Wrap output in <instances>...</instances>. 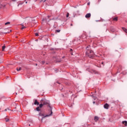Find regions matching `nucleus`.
Here are the masks:
<instances>
[{
	"label": "nucleus",
	"instance_id": "obj_5",
	"mask_svg": "<svg viewBox=\"0 0 127 127\" xmlns=\"http://www.w3.org/2000/svg\"><path fill=\"white\" fill-rule=\"evenodd\" d=\"M86 18H89V17H91V13H87L85 15Z\"/></svg>",
	"mask_w": 127,
	"mask_h": 127
},
{
	"label": "nucleus",
	"instance_id": "obj_36",
	"mask_svg": "<svg viewBox=\"0 0 127 127\" xmlns=\"http://www.w3.org/2000/svg\"><path fill=\"white\" fill-rule=\"evenodd\" d=\"M48 17H50V16H48Z\"/></svg>",
	"mask_w": 127,
	"mask_h": 127
},
{
	"label": "nucleus",
	"instance_id": "obj_11",
	"mask_svg": "<svg viewBox=\"0 0 127 127\" xmlns=\"http://www.w3.org/2000/svg\"><path fill=\"white\" fill-rule=\"evenodd\" d=\"M95 121H96V122H97V121H98L99 120V117H95L94 118Z\"/></svg>",
	"mask_w": 127,
	"mask_h": 127
},
{
	"label": "nucleus",
	"instance_id": "obj_24",
	"mask_svg": "<svg viewBox=\"0 0 127 127\" xmlns=\"http://www.w3.org/2000/svg\"><path fill=\"white\" fill-rule=\"evenodd\" d=\"M42 64H44L45 63V62H44V61L42 62Z\"/></svg>",
	"mask_w": 127,
	"mask_h": 127
},
{
	"label": "nucleus",
	"instance_id": "obj_9",
	"mask_svg": "<svg viewBox=\"0 0 127 127\" xmlns=\"http://www.w3.org/2000/svg\"><path fill=\"white\" fill-rule=\"evenodd\" d=\"M123 124H124V125H125V126H126V127H127V121H123Z\"/></svg>",
	"mask_w": 127,
	"mask_h": 127
},
{
	"label": "nucleus",
	"instance_id": "obj_27",
	"mask_svg": "<svg viewBox=\"0 0 127 127\" xmlns=\"http://www.w3.org/2000/svg\"><path fill=\"white\" fill-rule=\"evenodd\" d=\"M87 4H88V5H89L90 2H88V3H87Z\"/></svg>",
	"mask_w": 127,
	"mask_h": 127
},
{
	"label": "nucleus",
	"instance_id": "obj_12",
	"mask_svg": "<svg viewBox=\"0 0 127 127\" xmlns=\"http://www.w3.org/2000/svg\"><path fill=\"white\" fill-rule=\"evenodd\" d=\"M44 104L43 103H41V104L39 105V107L40 108H42L44 106Z\"/></svg>",
	"mask_w": 127,
	"mask_h": 127
},
{
	"label": "nucleus",
	"instance_id": "obj_13",
	"mask_svg": "<svg viewBox=\"0 0 127 127\" xmlns=\"http://www.w3.org/2000/svg\"><path fill=\"white\" fill-rule=\"evenodd\" d=\"M113 20H115V21H117L118 20V17H116L115 18H113Z\"/></svg>",
	"mask_w": 127,
	"mask_h": 127
},
{
	"label": "nucleus",
	"instance_id": "obj_33",
	"mask_svg": "<svg viewBox=\"0 0 127 127\" xmlns=\"http://www.w3.org/2000/svg\"><path fill=\"white\" fill-rule=\"evenodd\" d=\"M13 1H15V0H13Z\"/></svg>",
	"mask_w": 127,
	"mask_h": 127
},
{
	"label": "nucleus",
	"instance_id": "obj_22",
	"mask_svg": "<svg viewBox=\"0 0 127 127\" xmlns=\"http://www.w3.org/2000/svg\"><path fill=\"white\" fill-rule=\"evenodd\" d=\"M94 100H97V97H95V96H93Z\"/></svg>",
	"mask_w": 127,
	"mask_h": 127
},
{
	"label": "nucleus",
	"instance_id": "obj_31",
	"mask_svg": "<svg viewBox=\"0 0 127 127\" xmlns=\"http://www.w3.org/2000/svg\"><path fill=\"white\" fill-rule=\"evenodd\" d=\"M63 58H65V57H64H64H63Z\"/></svg>",
	"mask_w": 127,
	"mask_h": 127
},
{
	"label": "nucleus",
	"instance_id": "obj_1",
	"mask_svg": "<svg viewBox=\"0 0 127 127\" xmlns=\"http://www.w3.org/2000/svg\"><path fill=\"white\" fill-rule=\"evenodd\" d=\"M41 104H43L44 106L47 105L48 107H49V108H51L50 107V102L46 99H42L41 100Z\"/></svg>",
	"mask_w": 127,
	"mask_h": 127
},
{
	"label": "nucleus",
	"instance_id": "obj_4",
	"mask_svg": "<svg viewBox=\"0 0 127 127\" xmlns=\"http://www.w3.org/2000/svg\"><path fill=\"white\" fill-rule=\"evenodd\" d=\"M109 104L107 103L104 106V109H106V110H108V109H109Z\"/></svg>",
	"mask_w": 127,
	"mask_h": 127
},
{
	"label": "nucleus",
	"instance_id": "obj_28",
	"mask_svg": "<svg viewBox=\"0 0 127 127\" xmlns=\"http://www.w3.org/2000/svg\"><path fill=\"white\" fill-rule=\"evenodd\" d=\"M71 26H73V24H70Z\"/></svg>",
	"mask_w": 127,
	"mask_h": 127
},
{
	"label": "nucleus",
	"instance_id": "obj_30",
	"mask_svg": "<svg viewBox=\"0 0 127 127\" xmlns=\"http://www.w3.org/2000/svg\"><path fill=\"white\" fill-rule=\"evenodd\" d=\"M93 104H95V101H93Z\"/></svg>",
	"mask_w": 127,
	"mask_h": 127
},
{
	"label": "nucleus",
	"instance_id": "obj_35",
	"mask_svg": "<svg viewBox=\"0 0 127 127\" xmlns=\"http://www.w3.org/2000/svg\"><path fill=\"white\" fill-rule=\"evenodd\" d=\"M44 1H46V0H45Z\"/></svg>",
	"mask_w": 127,
	"mask_h": 127
},
{
	"label": "nucleus",
	"instance_id": "obj_26",
	"mask_svg": "<svg viewBox=\"0 0 127 127\" xmlns=\"http://www.w3.org/2000/svg\"><path fill=\"white\" fill-rule=\"evenodd\" d=\"M2 6V5L1 4H0V7H1Z\"/></svg>",
	"mask_w": 127,
	"mask_h": 127
},
{
	"label": "nucleus",
	"instance_id": "obj_16",
	"mask_svg": "<svg viewBox=\"0 0 127 127\" xmlns=\"http://www.w3.org/2000/svg\"><path fill=\"white\" fill-rule=\"evenodd\" d=\"M2 51H4V49H5V46H3L2 47Z\"/></svg>",
	"mask_w": 127,
	"mask_h": 127
},
{
	"label": "nucleus",
	"instance_id": "obj_20",
	"mask_svg": "<svg viewBox=\"0 0 127 127\" xmlns=\"http://www.w3.org/2000/svg\"><path fill=\"white\" fill-rule=\"evenodd\" d=\"M89 48H90V46L87 47L86 49L87 50H89Z\"/></svg>",
	"mask_w": 127,
	"mask_h": 127
},
{
	"label": "nucleus",
	"instance_id": "obj_21",
	"mask_svg": "<svg viewBox=\"0 0 127 127\" xmlns=\"http://www.w3.org/2000/svg\"><path fill=\"white\" fill-rule=\"evenodd\" d=\"M69 17V13H67L66 15V17Z\"/></svg>",
	"mask_w": 127,
	"mask_h": 127
},
{
	"label": "nucleus",
	"instance_id": "obj_34",
	"mask_svg": "<svg viewBox=\"0 0 127 127\" xmlns=\"http://www.w3.org/2000/svg\"><path fill=\"white\" fill-rule=\"evenodd\" d=\"M36 65L37 66V64H36Z\"/></svg>",
	"mask_w": 127,
	"mask_h": 127
},
{
	"label": "nucleus",
	"instance_id": "obj_25",
	"mask_svg": "<svg viewBox=\"0 0 127 127\" xmlns=\"http://www.w3.org/2000/svg\"><path fill=\"white\" fill-rule=\"evenodd\" d=\"M57 32H60V30H57Z\"/></svg>",
	"mask_w": 127,
	"mask_h": 127
},
{
	"label": "nucleus",
	"instance_id": "obj_23",
	"mask_svg": "<svg viewBox=\"0 0 127 127\" xmlns=\"http://www.w3.org/2000/svg\"><path fill=\"white\" fill-rule=\"evenodd\" d=\"M35 35L36 36H38V33H35Z\"/></svg>",
	"mask_w": 127,
	"mask_h": 127
},
{
	"label": "nucleus",
	"instance_id": "obj_32",
	"mask_svg": "<svg viewBox=\"0 0 127 127\" xmlns=\"http://www.w3.org/2000/svg\"><path fill=\"white\" fill-rule=\"evenodd\" d=\"M6 111H7V109H5V111L6 112Z\"/></svg>",
	"mask_w": 127,
	"mask_h": 127
},
{
	"label": "nucleus",
	"instance_id": "obj_7",
	"mask_svg": "<svg viewBox=\"0 0 127 127\" xmlns=\"http://www.w3.org/2000/svg\"><path fill=\"white\" fill-rule=\"evenodd\" d=\"M123 30L124 31V32H126V33H127V29L125 27H122Z\"/></svg>",
	"mask_w": 127,
	"mask_h": 127
},
{
	"label": "nucleus",
	"instance_id": "obj_18",
	"mask_svg": "<svg viewBox=\"0 0 127 127\" xmlns=\"http://www.w3.org/2000/svg\"><path fill=\"white\" fill-rule=\"evenodd\" d=\"M5 122H6V123H7V122H8L9 121V119H7V118H5Z\"/></svg>",
	"mask_w": 127,
	"mask_h": 127
},
{
	"label": "nucleus",
	"instance_id": "obj_19",
	"mask_svg": "<svg viewBox=\"0 0 127 127\" xmlns=\"http://www.w3.org/2000/svg\"><path fill=\"white\" fill-rule=\"evenodd\" d=\"M9 23H10V22H6V23H5V25H7V24H9Z\"/></svg>",
	"mask_w": 127,
	"mask_h": 127
},
{
	"label": "nucleus",
	"instance_id": "obj_37",
	"mask_svg": "<svg viewBox=\"0 0 127 127\" xmlns=\"http://www.w3.org/2000/svg\"><path fill=\"white\" fill-rule=\"evenodd\" d=\"M10 31L11 32V30H10Z\"/></svg>",
	"mask_w": 127,
	"mask_h": 127
},
{
	"label": "nucleus",
	"instance_id": "obj_3",
	"mask_svg": "<svg viewBox=\"0 0 127 127\" xmlns=\"http://www.w3.org/2000/svg\"><path fill=\"white\" fill-rule=\"evenodd\" d=\"M52 115V110H51V114H48L46 115H44V114H43L42 113H39V116L40 117H42V119H44V118H47V117H50V116H51Z\"/></svg>",
	"mask_w": 127,
	"mask_h": 127
},
{
	"label": "nucleus",
	"instance_id": "obj_2",
	"mask_svg": "<svg viewBox=\"0 0 127 127\" xmlns=\"http://www.w3.org/2000/svg\"><path fill=\"white\" fill-rule=\"evenodd\" d=\"M86 55H87V56H88L89 58H93V57H95V54L94 53V52L92 50L86 52Z\"/></svg>",
	"mask_w": 127,
	"mask_h": 127
},
{
	"label": "nucleus",
	"instance_id": "obj_14",
	"mask_svg": "<svg viewBox=\"0 0 127 127\" xmlns=\"http://www.w3.org/2000/svg\"><path fill=\"white\" fill-rule=\"evenodd\" d=\"M24 28H26V27H25V26H23V25H22L21 29H24Z\"/></svg>",
	"mask_w": 127,
	"mask_h": 127
},
{
	"label": "nucleus",
	"instance_id": "obj_17",
	"mask_svg": "<svg viewBox=\"0 0 127 127\" xmlns=\"http://www.w3.org/2000/svg\"><path fill=\"white\" fill-rule=\"evenodd\" d=\"M43 21H45L46 22H47V19H46V18H44V19H43Z\"/></svg>",
	"mask_w": 127,
	"mask_h": 127
},
{
	"label": "nucleus",
	"instance_id": "obj_6",
	"mask_svg": "<svg viewBox=\"0 0 127 127\" xmlns=\"http://www.w3.org/2000/svg\"><path fill=\"white\" fill-rule=\"evenodd\" d=\"M91 73H92V74H98V71L94 70V69H92L91 71Z\"/></svg>",
	"mask_w": 127,
	"mask_h": 127
},
{
	"label": "nucleus",
	"instance_id": "obj_29",
	"mask_svg": "<svg viewBox=\"0 0 127 127\" xmlns=\"http://www.w3.org/2000/svg\"><path fill=\"white\" fill-rule=\"evenodd\" d=\"M101 64H102V65H103V64H104V63L103 62L101 63Z\"/></svg>",
	"mask_w": 127,
	"mask_h": 127
},
{
	"label": "nucleus",
	"instance_id": "obj_15",
	"mask_svg": "<svg viewBox=\"0 0 127 127\" xmlns=\"http://www.w3.org/2000/svg\"><path fill=\"white\" fill-rule=\"evenodd\" d=\"M21 70V67H19V68H17V71H18V72H19V71H20Z\"/></svg>",
	"mask_w": 127,
	"mask_h": 127
},
{
	"label": "nucleus",
	"instance_id": "obj_10",
	"mask_svg": "<svg viewBox=\"0 0 127 127\" xmlns=\"http://www.w3.org/2000/svg\"><path fill=\"white\" fill-rule=\"evenodd\" d=\"M40 107H38L36 108V111H37V112H39L40 111Z\"/></svg>",
	"mask_w": 127,
	"mask_h": 127
},
{
	"label": "nucleus",
	"instance_id": "obj_8",
	"mask_svg": "<svg viewBox=\"0 0 127 127\" xmlns=\"http://www.w3.org/2000/svg\"><path fill=\"white\" fill-rule=\"evenodd\" d=\"M34 105H39V102H38L37 100H36L34 102Z\"/></svg>",
	"mask_w": 127,
	"mask_h": 127
}]
</instances>
